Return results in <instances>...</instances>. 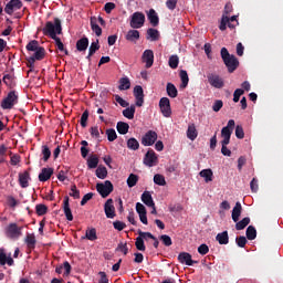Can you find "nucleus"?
I'll list each match as a JSON object with an SVG mask.
<instances>
[{"label": "nucleus", "mask_w": 283, "mask_h": 283, "mask_svg": "<svg viewBox=\"0 0 283 283\" xmlns=\"http://www.w3.org/2000/svg\"><path fill=\"white\" fill-rule=\"evenodd\" d=\"M116 251H123L124 255H128V251H129L128 243L127 242L117 243Z\"/></svg>", "instance_id": "5fc2aeb1"}, {"label": "nucleus", "mask_w": 283, "mask_h": 283, "mask_svg": "<svg viewBox=\"0 0 283 283\" xmlns=\"http://www.w3.org/2000/svg\"><path fill=\"white\" fill-rule=\"evenodd\" d=\"M18 93H15L14 88H10L8 96H3V101H1V108H13L14 104H18Z\"/></svg>", "instance_id": "1a4fd4ad"}, {"label": "nucleus", "mask_w": 283, "mask_h": 283, "mask_svg": "<svg viewBox=\"0 0 283 283\" xmlns=\"http://www.w3.org/2000/svg\"><path fill=\"white\" fill-rule=\"evenodd\" d=\"M208 81L211 83L212 87H224V81L222 76H219L217 72L208 73Z\"/></svg>", "instance_id": "4468645a"}, {"label": "nucleus", "mask_w": 283, "mask_h": 283, "mask_svg": "<svg viewBox=\"0 0 283 283\" xmlns=\"http://www.w3.org/2000/svg\"><path fill=\"white\" fill-rule=\"evenodd\" d=\"M117 132L118 133H129L128 122H117Z\"/></svg>", "instance_id": "c03bdc74"}, {"label": "nucleus", "mask_w": 283, "mask_h": 283, "mask_svg": "<svg viewBox=\"0 0 283 283\" xmlns=\"http://www.w3.org/2000/svg\"><path fill=\"white\" fill-rule=\"evenodd\" d=\"M88 116H90L88 108H84V113H82V117H81V125L83 126V128H86Z\"/></svg>", "instance_id": "49530a36"}, {"label": "nucleus", "mask_w": 283, "mask_h": 283, "mask_svg": "<svg viewBox=\"0 0 283 283\" xmlns=\"http://www.w3.org/2000/svg\"><path fill=\"white\" fill-rule=\"evenodd\" d=\"M70 193L72 198H81V190H78V187H76V182H73Z\"/></svg>", "instance_id": "09e8293b"}, {"label": "nucleus", "mask_w": 283, "mask_h": 283, "mask_svg": "<svg viewBox=\"0 0 283 283\" xmlns=\"http://www.w3.org/2000/svg\"><path fill=\"white\" fill-rule=\"evenodd\" d=\"M115 99H117V104H122L123 116H127L128 120H134L136 105H129V101H125L124 96H119V93H115Z\"/></svg>", "instance_id": "0eeeda50"}, {"label": "nucleus", "mask_w": 283, "mask_h": 283, "mask_svg": "<svg viewBox=\"0 0 283 283\" xmlns=\"http://www.w3.org/2000/svg\"><path fill=\"white\" fill-rule=\"evenodd\" d=\"M180 80H181V87H187V85L189 83V74L186 69H181Z\"/></svg>", "instance_id": "58836bf2"}, {"label": "nucleus", "mask_w": 283, "mask_h": 283, "mask_svg": "<svg viewBox=\"0 0 283 283\" xmlns=\"http://www.w3.org/2000/svg\"><path fill=\"white\" fill-rule=\"evenodd\" d=\"M126 39L130 41V43H136L137 39H140V31H136V28H130L127 31Z\"/></svg>", "instance_id": "a878e982"}, {"label": "nucleus", "mask_w": 283, "mask_h": 283, "mask_svg": "<svg viewBox=\"0 0 283 283\" xmlns=\"http://www.w3.org/2000/svg\"><path fill=\"white\" fill-rule=\"evenodd\" d=\"M244 218H249V223L245 224L247 239H256L258 231H256V228H254L253 223H251L250 216H244Z\"/></svg>", "instance_id": "412c9836"}, {"label": "nucleus", "mask_w": 283, "mask_h": 283, "mask_svg": "<svg viewBox=\"0 0 283 283\" xmlns=\"http://www.w3.org/2000/svg\"><path fill=\"white\" fill-rule=\"evenodd\" d=\"M52 174H54L53 166H43L39 175L40 181H49L52 178Z\"/></svg>", "instance_id": "aec40b11"}, {"label": "nucleus", "mask_w": 283, "mask_h": 283, "mask_svg": "<svg viewBox=\"0 0 283 283\" xmlns=\"http://www.w3.org/2000/svg\"><path fill=\"white\" fill-rule=\"evenodd\" d=\"M187 137H189L190 140H196V137H198V129L196 125H188Z\"/></svg>", "instance_id": "f704fd0d"}, {"label": "nucleus", "mask_w": 283, "mask_h": 283, "mask_svg": "<svg viewBox=\"0 0 283 283\" xmlns=\"http://www.w3.org/2000/svg\"><path fill=\"white\" fill-rule=\"evenodd\" d=\"M159 108L163 112V116H171V101H169V93L167 96H160Z\"/></svg>", "instance_id": "9b49d317"}, {"label": "nucleus", "mask_w": 283, "mask_h": 283, "mask_svg": "<svg viewBox=\"0 0 283 283\" xmlns=\"http://www.w3.org/2000/svg\"><path fill=\"white\" fill-rule=\"evenodd\" d=\"M63 207H64V214H66V218H69V220H73L74 216H73L72 207H70V195H64Z\"/></svg>", "instance_id": "4be33fe9"}, {"label": "nucleus", "mask_w": 283, "mask_h": 283, "mask_svg": "<svg viewBox=\"0 0 283 283\" xmlns=\"http://www.w3.org/2000/svg\"><path fill=\"white\" fill-rule=\"evenodd\" d=\"M114 227L116 231H124L126 223L122 219H114Z\"/></svg>", "instance_id": "864d4df0"}, {"label": "nucleus", "mask_w": 283, "mask_h": 283, "mask_svg": "<svg viewBox=\"0 0 283 283\" xmlns=\"http://www.w3.org/2000/svg\"><path fill=\"white\" fill-rule=\"evenodd\" d=\"M154 181H156L157 186H166L165 175H154Z\"/></svg>", "instance_id": "8fccbe9b"}, {"label": "nucleus", "mask_w": 283, "mask_h": 283, "mask_svg": "<svg viewBox=\"0 0 283 283\" xmlns=\"http://www.w3.org/2000/svg\"><path fill=\"white\" fill-rule=\"evenodd\" d=\"M91 198H94L93 190H88L87 195H83V199H81V206H85L86 202H90Z\"/></svg>", "instance_id": "4d7b16f0"}, {"label": "nucleus", "mask_w": 283, "mask_h": 283, "mask_svg": "<svg viewBox=\"0 0 283 283\" xmlns=\"http://www.w3.org/2000/svg\"><path fill=\"white\" fill-rule=\"evenodd\" d=\"M132 82L129 81V76H120L119 81V88L123 92V90H127V87H130Z\"/></svg>", "instance_id": "ea45409f"}, {"label": "nucleus", "mask_w": 283, "mask_h": 283, "mask_svg": "<svg viewBox=\"0 0 283 283\" xmlns=\"http://www.w3.org/2000/svg\"><path fill=\"white\" fill-rule=\"evenodd\" d=\"M106 136L108 137V140H116L118 134H116V129H106Z\"/></svg>", "instance_id": "bf43d9fd"}, {"label": "nucleus", "mask_w": 283, "mask_h": 283, "mask_svg": "<svg viewBox=\"0 0 283 283\" xmlns=\"http://www.w3.org/2000/svg\"><path fill=\"white\" fill-rule=\"evenodd\" d=\"M107 174H108L107 166H98V163H97V170H96L97 178H107Z\"/></svg>", "instance_id": "37998d69"}, {"label": "nucleus", "mask_w": 283, "mask_h": 283, "mask_svg": "<svg viewBox=\"0 0 283 283\" xmlns=\"http://www.w3.org/2000/svg\"><path fill=\"white\" fill-rule=\"evenodd\" d=\"M234 125H235L234 119H230L228 122V125H223L221 129V137H222L221 153H223L226 157H231V150H229V145H230L231 135L233 133Z\"/></svg>", "instance_id": "7ed1b4c3"}, {"label": "nucleus", "mask_w": 283, "mask_h": 283, "mask_svg": "<svg viewBox=\"0 0 283 283\" xmlns=\"http://www.w3.org/2000/svg\"><path fill=\"white\" fill-rule=\"evenodd\" d=\"M158 156L156 154V150H151V146L149 150L144 156V165H157Z\"/></svg>", "instance_id": "a211bd4d"}, {"label": "nucleus", "mask_w": 283, "mask_h": 283, "mask_svg": "<svg viewBox=\"0 0 283 283\" xmlns=\"http://www.w3.org/2000/svg\"><path fill=\"white\" fill-rule=\"evenodd\" d=\"M27 51H33V55H29L28 59V67L32 71L36 59H45V48L40 45L39 40H30V43H27Z\"/></svg>", "instance_id": "f03ea898"}, {"label": "nucleus", "mask_w": 283, "mask_h": 283, "mask_svg": "<svg viewBox=\"0 0 283 283\" xmlns=\"http://www.w3.org/2000/svg\"><path fill=\"white\" fill-rule=\"evenodd\" d=\"M179 63V55H169V67H178Z\"/></svg>", "instance_id": "de8ad7c7"}, {"label": "nucleus", "mask_w": 283, "mask_h": 283, "mask_svg": "<svg viewBox=\"0 0 283 283\" xmlns=\"http://www.w3.org/2000/svg\"><path fill=\"white\" fill-rule=\"evenodd\" d=\"M142 198H143V202H145V205H146V208H147V206H151V202H153L151 190H144Z\"/></svg>", "instance_id": "c9c22d12"}, {"label": "nucleus", "mask_w": 283, "mask_h": 283, "mask_svg": "<svg viewBox=\"0 0 283 283\" xmlns=\"http://www.w3.org/2000/svg\"><path fill=\"white\" fill-rule=\"evenodd\" d=\"M3 83H7L8 87H15V78L11 72H7L3 76Z\"/></svg>", "instance_id": "2f4dec72"}, {"label": "nucleus", "mask_w": 283, "mask_h": 283, "mask_svg": "<svg viewBox=\"0 0 283 283\" xmlns=\"http://www.w3.org/2000/svg\"><path fill=\"white\" fill-rule=\"evenodd\" d=\"M35 210L36 214H46L48 207L45 203H36Z\"/></svg>", "instance_id": "3c124183"}, {"label": "nucleus", "mask_w": 283, "mask_h": 283, "mask_svg": "<svg viewBox=\"0 0 283 283\" xmlns=\"http://www.w3.org/2000/svg\"><path fill=\"white\" fill-rule=\"evenodd\" d=\"M179 263H188V265H192L195 260H192L191 252H179L178 256Z\"/></svg>", "instance_id": "b1692460"}, {"label": "nucleus", "mask_w": 283, "mask_h": 283, "mask_svg": "<svg viewBox=\"0 0 283 283\" xmlns=\"http://www.w3.org/2000/svg\"><path fill=\"white\" fill-rule=\"evenodd\" d=\"M91 136L92 137H97V138L101 137V132H99L98 125H92L91 126Z\"/></svg>", "instance_id": "052dcab7"}, {"label": "nucleus", "mask_w": 283, "mask_h": 283, "mask_svg": "<svg viewBox=\"0 0 283 283\" xmlns=\"http://www.w3.org/2000/svg\"><path fill=\"white\" fill-rule=\"evenodd\" d=\"M149 22H151L154 29H158L159 24V15H157V11H155L154 7H150V11H148Z\"/></svg>", "instance_id": "5701e85b"}, {"label": "nucleus", "mask_w": 283, "mask_h": 283, "mask_svg": "<svg viewBox=\"0 0 283 283\" xmlns=\"http://www.w3.org/2000/svg\"><path fill=\"white\" fill-rule=\"evenodd\" d=\"M104 210L107 218H115L114 199H109V195L107 196L106 203H104Z\"/></svg>", "instance_id": "f3484780"}, {"label": "nucleus", "mask_w": 283, "mask_h": 283, "mask_svg": "<svg viewBox=\"0 0 283 283\" xmlns=\"http://www.w3.org/2000/svg\"><path fill=\"white\" fill-rule=\"evenodd\" d=\"M145 239H148V231H142L139 228L138 235L135 240L137 252H135V263H143L144 251H146Z\"/></svg>", "instance_id": "20e7f679"}, {"label": "nucleus", "mask_w": 283, "mask_h": 283, "mask_svg": "<svg viewBox=\"0 0 283 283\" xmlns=\"http://www.w3.org/2000/svg\"><path fill=\"white\" fill-rule=\"evenodd\" d=\"M198 251H199L200 255H207V253L209 251V243H199Z\"/></svg>", "instance_id": "6e6d98bb"}, {"label": "nucleus", "mask_w": 283, "mask_h": 283, "mask_svg": "<svg viewBox=\"0 0 283 283\" xmlns=\"http://www.w3.org/2000/svg\"><path fill=\"white\" fill-rule=\"evenodd\" d=\"M52 150H50V146H42V157L43 161H49L51 157Z\"/></svg>", "instance_id": "a18cd8bd"}, {"label": "nucleus", "mask_w": 283, "mask_h": 283, "mask_svg": "<svg viewBox=\"0 0 283 283\" xmlns=\"http://www.w3.org/2000/svg\"><path fill=\"white\" fill-rule=\"evenodd\" d=\"M98 161H99V158H98L97 154H91V157L87 158V165H88L90 169H95L96 174H97V169H98Z\"/></svg>", "instance_id": "393cba45"}, {"label": "nucleus", "mask_w": 283, "mask_h": 283, "mask_svg": "<svg viewBox=\"0 0 283 283\" xmlns=\"http://www.w3.org/2000/svg\"><path fill=\"white\" fill-rule=\"evenodd\" d=\"M127 146L128 149H139L140 142H138L137 137H128Z\"/></svg>", "instance_id": "4c0bfd02"}, {"label": "nucleus", "mask_w": 283, "mask_h": 283, "mask_svg": "<svg viewBox=\"0 0 283 283\" xmlns=\"http://www.w3.org/2000/svg\"><path fill=\"white\" fill-rule=\"evenodd\" d=\"M161 243H165V247H171L172 240L171 235H160Z\"/></svg>", "instance_id": "69168bd1"}, {"label": "nucleus", "mask_w": 283, "mask_h": 283, "mask_svg": "<svg viewBox=\"0 0 283 283\" xmlns=\"http://www.w3.org/2000/svg\"><path fill=\"white\" fill-rule=\"evenodd\" d=\"M98 283H109L107 272H99V281Z\"/></svg>", "instance_id": "774afa93"}, {"label": "nucleus", "mask_w": 283, "mask_h": 283, "mask_svg": "<svg viewBox=\"0 0 283 283\" xmlns=\"http://www.w3.org/2000/svg\"><path fill=\"white\" fill-rule=\"evenodd\" d=\"M23 2L21 0H10L6 3V14H14V10H21Z\"/></svg>", "instance_id": "dca6fc26"}, {"label": "nucleus", "mask_w": 283, "mask_h": 283, "mask_svg": "<svg viewBox=\"0 0 283 283\" xmlns=\"http://www.w3.org/2000/svg\"><path fill=\"white\" fill-rule=\"evenodd\" d=\"M134 96H135L137 106H139L140 108V106H143L145 101L143 84H135Z\"/></svg>", "instance_id": "2eb2a0df"}, {"label": "nucleus", "mask_w": 283, "mask_h": 283, "mask_svg": "<svg viewBox=\"0 0 283 283\" xmlns=\"http://www.w3.org/2000/svg\"><path fill=\"white\" fill-rule=\"evenodd\" d=\"M76 46L77 51H87V46H90V40L87 35H82V40H77Z\"/></svg>", "instance_id": "bb28decb"}, {"label": "nucleus", "mask_w": 283, "mask_h": 283, "mask_svg": "<svg viewBox=\"0 0 283 283\" xmlns=\"http://www.w3.org/2000/svg\"><path fill=\"white\" fill-rule=\"evenodd\" d=\"M154 59H155V54L151 48H146L145 52H143V61L146 67H153Z\"/></svg>", "instance_id": "6ab92c4d"}, {"label": "nucleus", "mask_w": 283, "mask_h": 283, "mask_svg": "<svg viewBox=\"0 0 283 283\" xmlns=\"http://www.w3.org/2000/svg\"><path fill=\"white\" fill-rule=\"evenodd\" d=\"M216 239H218V243H229V231H218Z\"/></svg>", "instance_id": "72a5a7b5"}, {"label": "nucleus", "mask_w": 283, "mask_h": 283, "mask_svg": "<svg viewBox=\"0 0 283 283\" xmlns=\"http://www.w3.org/2000/svg\"><path fill=\"white\" fill-rule=\"evenodd\" d=\"M81 153H82V157H87V153H90L88 142H82Z\"/></svg>", "instance_id": "0e129e2a"}, {"label": "nucleus", "mask_w": 283, "mask_h": 283, "mask_svg": "<svg viewBox=\"0 0 283 283\" xmlns=\"http://www.w3.org/2000/svg\"><path fill=\"white\" fill-rule=\"evenodd\" d=\"M201 178H205L206 181H212L213 179V170L211 168H208L207 170H200Z\"/></svg>", "instance_id": "79ce46f5"}, {"label": "nucleus", "mask_w": 283, "mask_h": 283, "mask_svg": "<svg viewBox=\"0 0 283 283\" xmlns=\"http://www.w3.org/2000/svg\"><path fill=\"white\" fill-rule=\"evenodd\" d=\"M91 27H92V30H95V34H97V39H99V34H102V28L96 19V15L91 17Z\"/></svg>", "instance_id": "c85d7f7f"}, {"label": "nucleus", "mask_w": 283, "mask_h": 283, "mask_svg": "<svg viewBox=\"0 0 283 283\" xmlns=\"http://www.w3.org/2000/svg\"><path fill=\"white\" fill-rule=\"evenodd\" d=\"M147 39H153L154 41H156V39H159L158 29H155L154 25H151V28H148Z\"/></svg>", "instance_id": "a19ab883"}, {"label": "nucleus", "mask_w": 283, "mask_h": 283, "mask_svg": "<svg viewBox=\"0 0 283 283\" xmlns=\"http://www.w3.org/2000/svg\"><path fill=\"white\" fill-rule=\"evenodd\" d=\"M221 59H223L228 71H237V67H239L240 60H238V55H231L229 48H221Z\"/></svg>", "instance_id": "423d86ee"}, {"label": "nucleus", "mask_w": 283, "mask_h": 283, "mask_svg": "<svg viewBox=\"0 0 283 283\" xmlns=\"http://www.w3.org/2000/svg\"><path fill=\"white\" fill-rule=\"evenodd\" d=\"M6 234H8L9 239H19L20 234H22V228H19L18 223H8Z\"/></svg>", "instance_id": "f8f14e48"}, {"label": "nucleus", "mask_w": 283, "mask_h": 283, "mask_svg": "<svg viewBox=\"0 0 283 283\" xmlns=\"http://www.w3.org/2000/svg\"><path fill=\"white\" fill-rule=\"evenodd\" d=\"M19 181H20V186H23V188H25V186H29V181H30L29 170H24L23 175H19Z\"/></svg>", "instance_id": "473e14b6"}, {"label": "nucleus", "mask_w": 283, "mask_h": 283, "mask_svg": "<svg viewBox=\"0 0 283 283\" xmlns=\"http://www.w3.org/2000/svg\"><path fill=\"white\" fill-rule=\"evenodd\" d=\"M0 263H9V265L14 263L13 256H7V252H4L3 248H0Z\"/></svg>", "instance_id": "7c9ffc66"}, {"label": "nucleus", "mask_w": 283, "mask_h": 283, "mask_svg": "<svg viewBox=\"0 0 283 283\" xmlns=\"http://www.w3.org/2000/svg\"><path fill=\"white\" fill-rule=\"evenodd\" d=\"M96 190L98 193H102V198H108V193H112L114 190V182H111V178H104V182H96Z\"/></svg>", "instance_id": "6e6552de"}, {"label": "nucleus", "mask_w": 283, "mask_h": 283, "mask_svg": "<svg viewBox=\"0 0 283 283\" xmlns=\"http://www.w3.org/2000/svg\"><path fill=\"white\" fill-rule=\"evenodd\" d=\"M241 214H242V203L238 201L232 209V218H233V222H235L237 231H244V227H247V222H250V219H245V217L241 219Z\"/></svg>", "instance_id": "39448f33"}, {"label": "nucleus", "mask_w": 283, "mask_h": 283, "mask_svg": "<svg viewBox=\"0 0 283 283\" xmlns=\"http://www.w3.org/2000/svg\"><path fill=\"white\" fill-rule=\"evenodd\" d=\"M62 30L63 28L61 19H57L56 17L54 21L49 19V21L45 23V27L43 28V34H50L51 39H54L59 51H65V55H69L70 52L61 40Z\"/></svg>", "instance_id": "f257e3e1"}, {"label": "nucleus", "mask_w": 283, "mask_h": 283, "mask_svg": "<svg viewBox=\"0 0 283 283\" xmlns=\"http://www.w3.org/2000/svg\"><path fill=\"white\" fill-rule=\"evenodd\" d=\"M25 243L28 247H30V249L36 247V235H34V233H28V235H25Z\"/></svg>", "instance_id": "e433bc0d"}, {"label": "nucleus", "mask_w": 283, "mask_h": 283, "mask_svg": "<svg viewBox=\"0 0 283 283\" xmlns=\"http://www.w3.org/2000/svg\"><path fill=\"white\" fill-rule=\"evenodd\" d=\"M238 247H245L248 243L247 235H237Z\"/></svg>", "instance_id": "680f3d73"}, {"label": "nucleus", "mask_w": 283, "mask_h": 283, "mask_svg": "<svg viewBox=\"0 0 283 283\" xmlns=\"http://www.w3.org/2000/svg\"><path fill=\"white\" fill-rule=\"evenodd\" d=\"M21 161V154H11V165H19Z\"/></svg>", "instance_id": "338daca9"}, {"label": "nucleus", "mask_w": 283, "mask_h": 283, "mask_svg": "<svg viewBox=\"0 0 283 283\" xmlns=\"http://www.w3.org/2000/svg\"><path fill=\"white\" fill-rule=\"evenodd\" d=\"M137 181H139L138 175H128L127 186H137Z\"/></svg>", "instance_id": "603ef678"}, {"label": "nucleus", "mask_w": 283, "mask_h": 283, "mask_svg": "<svg viewBox=\"0 0 283 283\" xmlns=\"http://www.w3.org/2000/svg\"><path fill=\"white\" fill-rule=\"evenodd\" d=\"M146 22V15H144V11H134L130 19V27H135V30H139L140 27H144Z\"/></svg>", "instance_id": "9d476101"}, {"label": "nucleus", "mask_w": 283, "mask_h": 283, "mask_svg": "<svg viewBox=\"0 0 283 283\" xmlns=\"http://www.w3.org/2000/svg\"><path fill=\"white\" fill-rule=\"evenodd\" d=\"M86 239H97L96 228H88L86 231Z\"/></svg>", "instance_id": "13d9d810"}, {"label": "nucleus", "mask_w": 283, "mask_h": 283, "mask_svg": "<svg viewBox=\"0 0 283 283\" xmlns=\"http://www.w3.org/2000/svg\"><path fill=\"white\" fill-rule=\"evenodd\" d=\"M99 40H94V42L90 44L87 59H92V55H95L96 51H99Z\"/></svg>", "instance_id": "c756f323"}, {"label": "nucleus", "mask_w": 283, "mask_h": 283, "mask_svg": "<svg viewBox=\"0 0 283 283\" xmlns=\"http://www.w3.org/2000/svg\"><path fill=\"white\" fill-rule=\"evenodd\" d=\"M81 153H82V157H87V153H90L88 142H82Z\"/></svg>", "instance_id": "e2e57ef3"}, {"label": "nucleus", "mask_w": 283, "mask_h": 283, "mask_svg": "<svg viewBox=\"0 0 283 283\" xmlns=\"http://www.w3.org/2000/svg\"><path fill=\"white\" fill-rule=\"evenodd\" d=\"M158 137L156 134V129H148L147 134H144L142 137V145H149V149L151 145H155V140Z\"/></svg>", "instance_id": "ddd939ff"}, {"label": "nucleus", "mask_w": 283, "mask_h": 283, "mask_svg": "<svg viewBox=\"0 0 283 283\" xmlns=\"http://www.w3.org/2000/svg\"><path fill=\"white\" fill-rule=\"evenodd\" d=\"M166 92H168L169 99H170V96L172 97L178 96V88L176 84H172L171 81H168V84H166Z\"/></svg>", "instance_id": "cd10ccee"}]
</instances>
